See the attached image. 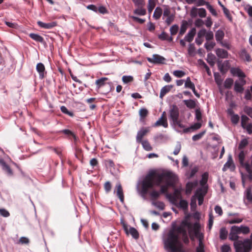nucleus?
<instances>
[{"mask_svg":"<svg viewBox=\"0 0 252 252\" xmlns=\"http://www.w3.org/2000/svg\"><path fill=\"white\" fill-rule=\"evenodd\" d=\"M194 86L195 85L194 83L191 81L190 77H187L185 81V87L190 89L191 88H193V87H194Z\"/></svg>","mask_w":252,"mask_h":252,"instance_id":"nucleus-60","label":"nucleus"},{"mask_svg":"<svg viewBox=\"0 0 252 252\" xmlns=\"http://www.w3.org/2000/svg\"><path fill=\"white\" fill-rule=\"evenodd\" d=\"M149 131L148 128H142L137 132L136 135V141L139 142L142 141L143 137Z\"/></svg>","mask_w":252,"mask_h":252,"instance_id":"nucleus-21","label":"nucleus"},{"mask_svg":"<svg viewBox=\"0 0 252 252\" xmlns=\"http://www.w3.org/2000/svg\"><path fill=\"white\" fill-rule=\"evenodd\" d=\"M233 227V229H235V231L236 232V233L238 234H247L250 232V228L247 226H244L243 225H241L240 226L233 225L232 226Z\"/></svg>","mask_w":252,"mask_h":252,"instance_id":"nucleus-15","label":"nucleus"},{"mask_svg":"<svg viewBox=\"0 0 252 252\" xmlns=\"http://www.w3.org/2000/svg\"><path fill=\"white\" fill-rule=\"evenodd\" d=\"M168 173H156L151 172L147 174L142 184V191L147 193L149 189H152L154 186H160L164 182V180L169 178Z\"/></svg>","mask_w":252,"mask_h":252,"instance_id":"nucleus-2","label":"nucleus"},{"mask_svg":"<svg viewBox=\"0 0 252 252\" xmlns=\"http://www.w3.org/2000/svg\"><path fill=\"white\" fill-rule=\"evenodd\" d=\"M36 70L39 74V78L43 79L47 74V71L45 70V67L43 63H38L36 66Z\"/></svg>","mask_w":252,"mask_h":252,"instance_id":"nucleus-12","label":"nucleus"},{"mask_svg":"<svg viewBox=\"0 0 252 252\" xmlns=\"http://www.w3.org/2000/svg\"><path fill=\"white\" fill-rule=\"evenodd\" d=\"M162 13V9L160 7H157L153 14V17L156 20L159 19Z\"/></svg>","mask_w":252,"mask_h":252,"instance_id":"nucleus-34","label":"nucleus"},{"mask_svg":"<svg viewBox=\"0 0 252 252\" xmlns=\"http://www.w3.org/2000/svg\"><path fill=\"white\" fill-rule=\"evenodd\" d=\"M29 37L34 41L40 42L41 44H44L46 43L43 37L38 34L31 33L29 34Z\"/></svg>","mask_w":252,"mask_h":252,"instance_id":"nucleus-25","label":"nucleus"},{"mask_svg":"<svg viewBox=\"0 0 252 252\" xmlns=\"http://www.w3.org/2000/svg\"><path fill=\"white\" fill-rule=\"evenodd\" d=\"M234 168H235V166L234 165L233 161L232 159V157L230 155L228 157V160L224 164V165L222 168V170L225 171L227 168L234 169Z\"/></svg>","mask_w":252,"mask_h":252,"instance_id":"nucleus-26","label":"nucleus"},{"mask_svg":"<svg viewBox=\"0 0 252 252\" xmlns=\"http://www.w3.org/2000/svg\"><path fill=\"white\" fill-rule=\"evenodd\" d=\"M166 197L168 198L171 203L173 204H176V202H177V199L179 198L178 195H175L174 194H167Z\"/></svg>","mask_w":252,"mask_h":252,"instance_id":"nucleus-56","label":"nucleus"},{"mask_svg":"<svg viewBox=\"0 0 252 252\" xmlns=\"http://www.w3.org/2000/svg\"><path fill=\"white\" fill-rule=\"evenodd\" d=\"M196 33V29L195 28H192L185 36L184 40L189 42H191L194 38Z\"/></svg>","mask_w":252,"mask_h":252,"instance_id":"nucleus-24","label":"nucleus"},{"mask_svg":"<svg viewBox=\"0 0 252 252\" xmlns=\"http://www.w3.org/2000/svg\"><path fill=\"white\" fill-rule=\"evenodd\" d=\"M196 182H188L186 185V193H190L192 191L193 188L196 186Z\"/></svg>","mask_w":252,"mask_h":252,"instance_id":"nucleus-44","label":"nucleus"},{"mask_svg":"<svg viewBox=\"0 0 252 252\" xmlns=\"http://www.w3.org/2000/svg\"><path fill=\"white\" fill-rule=\"evenodd\" d=\"M147 60L153 64H164L166 61L165 58L158 54H154L152 58L147 57Z\"/></svg>","mask_w":252,"mask_h":252,"instance_id":"nucleus-10","label":"nucleus"},{"mask_svg":"<svg viewBox=\"0 0 252 252\" xmlns=\"http://www.w3.org/2000/svg\"><path fill=\"white\" fill-rule=\"evenodd\" d=\"M162 126L164 128H167L168 126L166 117H161L155 123L154 126Z\"/></svg>","mask_w":252,"mask_h":252,"instance_id":"nucleus-19","label":"nucleus"},{"mask_svg":"<svg viewBox=\"0 0 252 252\" xmlns=\"http://www.w3.org/2000/svg\"><path fill=\"white\" fill-rule=\"evenodd\" d=\"M229 238L231 240L234 241V242L239 240L238 234L236 233L232 226L231 227L230 232L229 235Z\"/></svg>","mask_w":252,"mask_h":252,"instance_id":"nucleus-31","label":"nucleus"},{"mask_svg":"<svg viewBox=\"0 0 252 252\" xmlns=\"http://www.w3.org/2000/svg\"><path fill=\"white\" fill-rule=\"evenodd\" d=\"M60 109L62 113L71 117L74 116L73 112L72 111H69L65 106H62Z\"/></svg>","mask_w":252,"mask_h":252,"instance_id":"nucleus-54","label":"nucleus"},{"mask_svg":"<svg viewBox=\"0 0 252 252\" xmlns=\"http://www.w3.org/2000/svg\"><path fill=\"white\" fill-rule=\"evenodd\" d=\"M217 64L219 70L222 73H226L230 67V63L228 60L224 61L223 62L222 61H218Z\"/></svg>","mask_w":252,"mask_h":252,"instance_id":"nucleus-11","label":"nucleus"},{"mask_svg":"<svg viewBox=\"0 0 252 252\" xmlns=\"http://www.w3.org/2000/svg\"><path fill=\"white\" fill-rule=\"evenodd\" d=\"M164 247L167 252H185L178 234L170 230L162 239Z\"/></svg>","mask_w":252,"mask_h":252,"instance_id":"nucleus-1","label":"nucleus"},{"mask_svg":"<svg viewBox=\"0 0 252 252\" xmlns=\"http://www.w3.org/2000/svg\"><path fill=\"white\" fill-rule=\"evenodd\" d=\"M148 114V111L147 109L143 108L139 110L140 121H143L147 117Z\"/></svg>","mask_w":252,"mask_h":252,"instance_id":"nucleus-39","label":"nucleus"},{"mask_svg":"<svg viewBox=\"0 0 252 252\" xmlns=\"http://www.w3.org/2000/svg\"><path fill=\"white\" fill-rule=\"evenodd\" d=\"M209 174L208 172L204 173L201 176V179L200 181V185L201 187L197 190L203 191L204 193H207L208 191V186L207 182L208 180Z\"/></svg>","mask_w":252,"mask_h":252,"instance_id":"nucleus-7","label":"nucleus"},{"mask_svg":"<svg viewBox=\"0 0 252 252\" xmlns=\"http://www.w3.org/2000/svg\"><path fill=\"white\" fill-rule=\"evenodd\" d=\"M130 234L132 237L136 240L139 238V233L138 231L133 227H130L128 230V234Z\"/></svg>","mask_w":252,"mask_h":252,"instance_id":"nucleus-33","label":"nucleus"},{"mask_svg":"<svg viewBox=\"0 0 252 252\" xmlns=\"http://www.w3.org/2000/svg\"><path fill=\"white\" fill-rule=\"evenodd\" d=\"M215 35L217 42L219 43L222 41L224 37V32L222 30L219 29L216 32Z\"/></svg>","mask_w":252,"mask_h":252,"instance_id":"nucleus-27","label":"nucleus"},{"mask_svg":"<svg viewBox=\"0 0 252 252\" xmlns=\"http://www.w3.org/2000/svg\"><path fill=\"white\" fill-rule=\"evenodd\" d=\"M245 196L248 201L252 203V193L251 188H248L245 192Z\"/></svg>","mask_w":252,"mask_h":252,"instance_id":"nucleus-40","label":"nucleus"},{"mask_svg":"<svg viewBox=\"0 0 252 252\" xmlns=\"http://www.w3.org/2000/svg\"><path fill=\"white\" fill-rule=\"evenodd\" d=\"M169 118L172 123L177 122L179 117V110L176 105H173L169 111Z\"/></svg>","mask_w":252,"mask_h":252,"instance_id":"nucleus-9","label":"nucleus"},{"mask_svg":"<svg viewBox=\"0 0 252 252\" xmlns=\"http://www.w3.org/2000/svg\"><path fill=\"white\" fill-rule=\"evenodd\" d=\"M158 37L159 39L162 41L167 40L171 42L173 40V38L171 36H169L168 34L164 32H162L161 34L158 35Z\"/></svg>","mask_w":252,"mask_h":252,"instance_id":"nucleus-30","label":"nucleus"},{"mask_svg":"<svg viewBox=\"0 0 252 252\" xmlns=\"http://www.w3.org/2000/svg\"><path fill=\"white\" fill-rule=\"evenodd\" d=\"M59 133H63L69 139L73 138L74 142L75 143L77 140L78 137L75 135L73 132L68 129H64L59 131Z\"/></svg>","mask_w":252,"mask_h":252,"instance_id":"nucleus-17","label":"nucleus"},{"mask_svg":"<svg viewBox=\"0 0 252 252\" xmlns=\"http://www.w3.org/2000/svg\"><path fill=\"white\" fill-rule=\"evenodd\" d=\"M183 224L185 226L188 228L189 237L191 240L193 241L194 240V238H196V237L194 236V234H192V230L190 229V224L189 223V222L186 221L185 222H183Z\"/></svg>","mask_w":252,"mask_h":252,"instance_id":"nucleus-42","label":"nucleus"},{"mask_svg":"<svg viewBox=\"0 0 252 252\" xmlns=\"http://www.w3.org/2000/svg\"><path fill=\"white\" fill-rule=\"evenodd\" d=\"M205 133V131H202L197 134L193 135L192 137V139L194 141H198L200 140Z\"/></svg>","mask_w":252,"mask_h":252,"instance_id":"nucleus-62","label":"nucleus"},{"mask_svg":"<svg viewBox=\"0 0 252 252\" xmlns=\"http://www.w3.org/2000/svg\"><path fill=\"white\" fill-rule=\"evenodd\" d=\"M37 24L39 27L44 29H51L57 26V22L56 21H52L50 23H45L39 21L37 22Z\"/></svg>","mask_w":252,"mask_h":252,"instance_id":"nucleus-16","label":"nucleus"},{"mask_svg":"<svg viewBox=\"0 0 252 252\" xmlns=\"http://www.w3.org/2000/svg\"><path fill=\"white\" fill-rule=\"evenodd\" d=\"M246 84V81L244 78H239L235 81L234 84V90L237 94H242L244 91V86Z\"/></svg>","mask_w":252,"mask_h":252,"instance_id":"nucleus-8","label":"nucleus"},{"mask_svg":"<svg viewBox=\"0 0 252 252\" xmlns=\"http://www.w3.org/2000/svg\"><path fill=\"white\" fill-rule=\"evenodd\" d=\"M207 193H204L203 191H199L198 190H196L195 194L198 198V204L199 205H201L203 201V197Z\"/></svg>","mask_w":252,"mask_h":252,"instance_id":"nucleus-36","label":"nucleus"},{"mask_svg":"<svg viewBox=\"0 0 252 252\" xmlns=\"http://www.w3.org/2000/svg\"><path fill=\"white\" fill-rule=\"evenodd\" d=\"M215 53L218 57L221 59H226L228 58V52L221 48H217L215 50Z\"/></svg>","mask_w":252,"mask_h":252,"instance_id":"nucleus-20","label":"nucleus"},{"mask_svg":"<svg viewBox=\"0 0 252 252\" xmlns=\"http://www.w3.org/2000/svg\"><path fill=\"white\" fill-rule=\"evenodd\" d=\"M215 56L211 53H208L207 57V62L211 66H213L215 64Z\"/></svg>","mask_w":252,"mask_h":252,"instance_id":"nucleus-35","label":"nucleus"},{"mask_svg":"<svg viewBox=\"0 0 252 252\" xmlns=\"http://www.w3.org/2000/svg\"><path fill=\"white\" fill-rule=\"evenodd\" d=\"M241 126L243 128H245V126L248 124V121L249 120V118L245 115H242L241 117Z\"/></svg>","mask_w":252,"mask_h":252,"instance_id":"nucleus-48","label":"nucleus"},{"mask_svg":"<svg viewBox=\"0 0 252 252\" xmlns=\"http://www.w3.org/2000/svg\"><path fill=\"white\" fill-rule=\"evenodd\" d=\"M201 126L202 125L200 123H195L194 124L191 125L190 126L187 127L186 128H184L183 129V132L187 133L197 130L201 127Z\"/></svg>","mask_w":252,"mask_h":252,"instance_id":"nucleus-22","label":"nucleus"},{"mask_svg":"<svg viewBox=\"0 0 252 252\" xmlns=\"http://www.w3.org/2000/svg\"><path fill=\"white\" fill-rule=\"evenodd\" d=\"M188 54L190 57H193L195 54V48L193 44H190L188 48Z\"/></svg>","mask_w":252,"mask_h":252,"instance_id":"nucleus-51","label":"nucleus"},{"mask_svg":"<svg viewBox=\"0 0 252 252\" xmlns=\"http://www.w3.org/2000/svg\"><path fill=\"white\" fill-rule=\"evenodd\" d=\"M139 143H141L143 148L147 151H150L152 150V147H151L150 143L146 140H142V141L139 142Z\"/></svg>","mask_w":252,"mask_h":252,"instance_id":"nucleus-46","label":"nucleus"},{"mask_svg":"<svg viewBox=\"0 0 252 252\" xmlns=\"http://www.w3.org/2000/svg\"><path fill=\"white\" fill-rule=\"evenodd\" d=\"M0 165L1 166L2 170L4 171L8 176H11L13 175V171L10 167L6 163L4 159H0Z\"/></svg>","mask_w":252,"mask_h":252,"instance_id":"nucleus-14","label":"nucleus"},{"mask_svg":"<svg viewBox=\"0 0 252 252\" xmlns=\"http://www.w3.org/2000/svg\"><path fill=\"white\" fill-rule=\"evenodd\" d=\"M190 224V229L192 230V233L194 236L199 240L203 239V235L200 232V225L199 222H196L193 224H192L189 222Z\"/></svg>","mask_w":252,"mask_h":252,"instance_id":"nucleus-6","label":"nucleus"},{"mask_svg":"<svg viewBox=\"0 0 252 252\" xmlns=\"http://www.w3.org/2000/svg\"><path fill=\"white\" fill-rule=\"evenodd\" d=\"M173 75L178 78H181L184 77L186 75L185 72L180 70H174L173 72Z\"/></svg>","mask_w":252,"mask_h":252,"instance_id":"nucleus-61","label":"nucleus"},{"mask_svg":"<svg viewBox=\"0 0 252 252\" xmlns=\"http://www.w3.org/2000/svg\"><path fill=\"white\" fill-rule=\"evenodd\" d=\"M178 207L184 210H186L188 208V203L185 200L181 199L179 203Z\"/></svg>","mask_w":252,"mask_h":252,"instance_id":"nucleus-53","label":"nucleus"},{"mask_svg":"<svg viewBox=\"0 0 252 252\" xmlns=\"http://www.w3.org/2000/svg\"><path fill=\"white\" fill-rule=\"evenodd\" d=\"M75 157L78 159L79 160H80L82 157V150L76 146L75 147Z\"/></svg>","mask_w":252,"mask_h":252,"instance_id":"nucleus-57","label":"nucleus"},{"mask_svg":"<svg viewBox=\"0 0 252 252\" xmlns=\"http://www.w3.org/2000/svg\"><path fill=\"white\" fill-rule=\"evenodd\" d=\"M236 252H250L252 249V244L248 238L244 241L238 240L234 242Z\"/></svg>","mask_w":252,"mask_h":252,"instance_id":"nucleus-5","label":"nucleus"},{"mask_svg":"<svg viewBox=\"0 0 252 252\" xmlns=\"http://www.w3.org/2000/svg\"><path fill=\"white\" fill-rule=\"evenodd\" d=\"M133 78L132 76L124 75L122 77V81L125 84H127L133 81Z\"/></svg>","mask_w":252,"mask_h":252,"instance_id":"nucleus-63","label":"nucleus"},{"mask_svg":"<svg viewBox=\"0 0 252 252\" xmlns=\"http://www.w3.org/2000/svg\"><path fill=\"white\" fill-rule=\"evenodd\" d=\"M97 12L102 14L108 13L107 9L105 6L102 5L98 6L97 7L95 6V12Z\"/></svg>","mask_w":252,"mask_h":252,"instance_id":"nucleus-47","label":"nucleus"},{"mask_svg":"<svg viewBox=\"0 0 252 252\" xmlns=\"http://www.w3.org/2000/svg\"><path fill=\"white\" fill-rule=\"evenodd\" d=\"M228 235V231L225 227L221 228L220 231V238L221 240L226 239Z\"/></svg>","mask_w":252,"mask_h":252,"instance_id":"nucleus-45","label":"nucleus"},{"mask_svg":"<svg viewBox=\"0 0 252 252\" xmlns=\"http://www.w3.org/2000/svg\"><path fill=\"white\" fill-rule=\"evenodd\" d=\"M205 37L207 41L213 40L214 39L213 32L210 30L207 31Z\"/></svg>","mask_w":252,"mask_h":252,"instance_id":"nucleus-59","label":"nucleus"},{"mask_svg":"<svg viewBox=\"0 0 252 252\" xmlns=\"http://www.w3.org/2000/svg\"><path fill=\"white\" fill-rule=\"evenodd\" d=\"M134 6L136 7H145V1L144 0H132Z\"/></svg>","mask_w":252,"mask_h":252,"instance_id":"nucleus-52","label":"nucleus"},{"mask_svg":"<svg viewBox=\"0 0 252 252\" xmlns=\"http://www.w3.org/2000/svg\"><path fill=\"white\" fill-rule=\"evenodd\" d=\"M188 23L186 21H183L181 26L180 30V34L183 35L184 34L188 28Z\"/></svg>","mask_w":252,"mask_h":252,"instance_id":"nucleus-49","label":"nucleus"},{"mask_svg":"<svg viewBox=\"0 0 252 252\" xmlns=\"http://www.w3.org/2000/svg\"><path fill=\"white\" fill-rule=\"evenodd\" d=\"M116 188L117 189V195L119 198L120 201L122 203H124V195L123 193V190L121 185L120 183L117 184L116 185Z\"/></svg>","mask_w":252,"mask_h":252,"instance_id":"nucleus-23","label":"nucleus"},{"mask_svg":"<svg viewBox=\"0 0 252 252\" xmlns=\"http://www.w3.org/2000/svg\"><path fill=\"white\" fill-rule=\"evenodd\" d=\"M216 45L214 41H207L204 44V47L207 51L212 50Z\"/></svg>","mask_w":252,"mask_h":252,"instance_id":"nucleus-50","label":"nucleus"},{"mask_svg":"<svg viewBox=\"0 0 252 252\" xmlns=\"http://www.w3.org/2000/svg\"><path fill=\"white\" fill-rule=\"evenodd\" d=\"M172 85H166L162 87L160 90L159 97L162 98L167 93H168L172 88Z\"/></svg>","mask_w":252,"mask_h":252,"instance_id":"nucleus-29","label":"nucleus"},{"mask_svg":"<svg viewBox=\"0 0 252 252\" xmlns=\"http://www.w3.org/2000/svg\"><path fill=\"white\" fill-rule=\"evenodd\" d=\"M238 158L241 167L247 172L249 180H252V156L250 158V160H245L244 153L242 152L238 154Z\"/></svg>","mask_w":252,"mask_h":252,"instance_id":"nucleus-3","label":"nucleus"},{"mask_svg":"<svg viewBox=\"0 0 252 252\" xmlns=\"http://www.w3.org/2000/svg\"><path fill=\"white\" fill-rule=\"evenodd\" d=\"M231 73L234 76H237L239 78H244L246 77L245 74L239 68L232 67L230 69Z\"/></svg>","mask_w":252,"mask_h":252,"instance_id":"nucleus-18","label":"nucleus"},{"mask_svg":"<svg viewBox=\"0 0 252 252\" xmlns=\"http://www.w3.org/2000/svg\"><path fill=\"white\" fill-rule=\"evenodd\" d=\"M240 55L242 58L244 59L247 62H250L251 61V56L246 49L242 50Z\"/></svg>","mask_w":252,"mask_h":252,"instance_id":"nucleus-37","label":"nucleus"},{"mask_svg":"<svg viewBox=\"0 0 252 252\" xmlns=\"http://www.w3.org/2000/svg\"><path fill=\"white\" fill-rule=\"evenodd\" d=\"M239 119L240 118L238 114H234L231 116V121L234 125H236L238 124Z\"/></svg>","mask_w":252,"mask_h":252,"instance_id":"nucleus-64","label":"nucleus"},{"mask_svg":"<svg viewBox=\"0 0 252 252\" xmlns=\"http://www.w3.org/2000/svg\"><path fill=\"white\" fill-rule=\"evenodd\" d=\"M165 185H161L160 187V193H165L167 192V189L168 187L171 186V184L169 183L167 180H166L165 182Z\"/></svg>","mask_w":252,"mask_h":252,"instance_id":"nucleus-41","label":"nucleus"},{"mask_svg":"<svg viewBox=\"0 0 252 252\" xmlns=\"http://www.w3.org/2000/svg\"><path fill=\"white\" fill-rule=\"evenodd\" d=\"M152 204L161 210H163L165 208V205L164 203L160 201H152Z\"/></svg>","mask_w":252,"mask_h":252,"instance_id":"nucleus-43","label":"nucleus"},{"mask_svg":"<svg viewBox=\"0 0 252 252\" xmlns=\"http://www.w3.org/2000/svg\"><path fill=\"white\" fill-rule=\"evenodd\" d=\"M108 78L102 77L95 81L97 91L101 94H106L110 92L111 90V83L108 82Z\"/></svg>","mask_w":252,"mask_h":252,"instance_id":"nucleus-4","label":"nucleus"},{"mask_svg":"<svg viewBox=\"0 0 252 252\" xmlns=\"http://www.w3.org/2000/svg\"><path fill=\"white\" fill-rule=\"evenodd\" d=\"M156 6L155 0H149L148 5V12L151 13Z\"/></svg>","mask_w":252,"mask_h":252,"instance_id":"nucleus-55","label":"nucleus"},{"mask_svg":"<svg viewBox=\"0 0 252 252\" xmlns=\"http://www.w3.org/2000/svg\"><path fill=\"white\" fill-rule=\"evenodd\" d=\"M146 13L147 10L144 7H136L133 10V13L138 16H144Z\"/></svg>","mask_w":252,"mask_h":252,"instance_id":"nucleus-28","label":"nucleus"},{"mask_svg":"<svg viewBox=\"0 0 252 252\" xmlns=\"http://www.w3.org/2000/svg\"><path fill=\"white\" fill-rule=\"evenodd\" d=\"M183 102L186 106L189 109H193L196 106L195 101L193 99L184 100Z\"/></svg>","mask_w":252,"mask_h":252,"instance_id":"nucleus-32","label":"nucleus"},{"mask_svg":"<svg viewBox=\"0 0 252 252\" xmlns=\"http://www.w3.org/2000/svg\"><path fill=\"white\" fill-rule=\"evenodd\" d=\"M203 240H199L198 246L196 247V252H205L204 246L203 244Z\"/></svg>","mask_w":252,"mask_h":252,"instance_id":"nucleus-58","label":"nucleus"},{"mask_svg":"<svg viewBox=\"0 0 252 252\" xmlns=\"http://www.w3.org/2000/svg\"><path fill=\"white\" fill-rule=\"evenodd\" d=\"M234 81L232 78H227L225 79L224 82V87L225 89H230L231 88Z\"/></svg>","mask_w":252,"mask_h":252,"instance_id":"nucleus-38","label":"nucleus"},{"mask_svg":"<svg viewBox=\"0 0 252 252\" xmlns=\"http://www.w3.org/2000/svg\"><path fill=\"white\" fill-rule=\"evenodd\" d=\"M248 143L249 142L248 139L244 138L241 140L238 147V150H240V152L239 153V154H240L242 152H243L244 153L245 160H250V158H248L246 156L247 152H245L244 151V149L248 145Z\"/></svg>","mask_w":252,"mask_h":252,"instance_id":"nucleus-13","label":"nucleus"}]
</instances>
